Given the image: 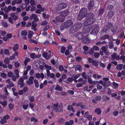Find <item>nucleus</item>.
I'll list each match as a JSON object with an SVG mask.
<instances>
[{
    "instance_id": "f257e3e1",
    "label": "nucleus",
    "mask_w": 125,
    "mask_h": 125,
    "mask_svg": "<svg viewBox=\"0 0 125 125\" xmlns=\"http://www.w3.org/2000/svg\"><path fill=\"white\" fill-rule=\"evenodd\" d=\"M94 14L92 12L87 13L86 15V20L84 21L83 24L84 25H90L93 24L95 21Z\"/></svg>"
},
{
    "instance_id": "f03ea898",
    "label": "nucleus",
    "mask_w": 125,
    "mask_h": 125,
    "mask_svg": "<svg viewBox=\"0 0 125 125\" xmlns=\"http://www.w3.org/2000/svg\"><path fill=\"white\" fill-rule=\"evenodd\" d=\"M87 9L85 8H83L80 11L78 16V19L81 20L82 18L86 16L87 13Z\"/></svg>"
},
{
    "instance_id": "7ed1b4c3",
    "label": "nucleus",
    "mask_w": 125,
    "mask_h": 125,
    "mask_svg": "<svg viewBox=\"0 0 125 125\" xmlns=\"http://www.w3.org/2000/svg\"><path fill=\"white\" fill-rule=\"evenodd\" d=\"M73 23L71 20H68L65 21L64 23L62 24L61 27L62 29L71 26L73 25Z\"/></svg>"
},
{
    "instance_id": "20e7f679",
    "label": "nucleus",
    "mask_w": 125,
    "mask_h": 125,
    "mask_svg": "<svg viewBox=\"0 0 125 125\" xmlns=\"http://www.w3.org/2000/svg\"><path fill=\"white\" fill-rule=\"evenodd\" d=\"M85 25V26L84 27L83 31L84 33L85 34H87L90 32L91 30L93 28V26L90 25Z\"/></svg>"
},
{
    "instance_id": "39448f33",
    "label": "nucleus",
    "mask_w": 125,
    "mask_h": 125,
    "mask_svg": "<svg viewBox=\"0 0 125 125\" xmlns=\"http://www.w3.org/2000/svg\"><path fill=\"white\" fill-rule=\"evenodd\" d=\"M65 20L64 17H62L59 14V16L56 17L55 19H53L52 21L53 22L56 23L58 22H63Z\"/></svg>"
},
{
    "instance_id": "423d86ee",
    "label": "nucleus",
    "mask_w": 125,
    "mask_h": 125,
    "mask_svg": "<svg viewBox=\"0 0 125 125\" xmlns=\"http://www.w3.org/2000/svg\"><path fill=\"white\" fill-rule=\"evenodd\" d=\"M67 6V5L66 3L62 2L58 4L57 9L58 10H61L66 8Z\"/></svg>"
},
{
    "instance_id": "0eeeda50",
    "label": "nucleus",
    "mask_w": 125,
    "mask_h": 125,
    "mask_svg": "<svg viewBox=\"0 0 125 125\" xmlns=\"http://www.w3.org/2000/svg\"><path fill=\"white\" fill-rule=\"evenodd\" d=\"M94 27L93 30L91 32V34H96L99 31L98 25H94L93 27Z\"/></svg>"
},
{
    "instance_id": "6e6552de",
    "label": "nucleus",
    "mask_w": 125,
    "mask_h": 125,
    "mask_svg": "<svg viewBox=\"0 0 125 125\" xmlns=\"http://www.w3.org/2000/svg\"><path fill=\"white\" fill-rule=\"evenodd\" d=\"M55 112L60 113L63 112V107L62 106L59 105L57 107H53Z\"/></svg>"
},
{
    "instance_id": "1a4fd4ad",
    "label": "nucleus",
    "mask_w": 125,
    "mask_h": 125,
    "mask_svg": "<svg viewBox=\"0 0 125 125\" xmlns=\"http://www.w3.org/2000/svg\"><path fill=\"white\" fill-rule=\"evenodd\" d=\"M107 47L105 46H103L101 48V50L103 51L105 55H108L110 53V52L107 49Z\"/></svg>"
},
{
    "instance_id": "9d476101",
    "label": "nucleus",
    "mask_w": 125,
    "mask_h": 125,
    "mask_svg": "<svg viewBox=\"0 0 125 125\" xmlns=\"http://www.w3.org/2000/svg\"><path fill=\"white\" fill-rule=\"evenodd\" d=\"M111 59L112 60H114L116 59L117 60L119 59V56L118 55H117L115 53H114L111 56Z\"/></svg>"
},
{
    "instance_id": "9b49d317",
    "label": "nucleus",
    "mask_w": 125,
    "mask_h": 125,
    "mask_svg": "<svg viewBox=\"0 0 125 125\" xmlns=\"http://www.w3.org/2000/svg\"><path fill=\"white\" fill-rule=\"evenodd\" d=\"M69 10H66L65 11H63L60 13L59 14L62 17H65L67 16L69 13Z\"/></svg>"
},
{
    "instance_id": "f8f14e48",
    "label": "nucleus",
    "mask_w": 125,
    "mask_h": 125,
    "mask_svg": "<svg viewBox=\"0 0 125 125\" xmlns=\"http://www.w3.org/2000/svg\"><path fill=\"white\" fill-rule=\"evenodd\" d=\"M95 8L94 6V2L92 1H90L89 4L88 6V9L89 10L93 9L94 8Z\"/></svg>"
},
{
    "instance_id": "ddd939ff",
    "label": "nucleus",
    "mask_w": 125,
    "mask_h": 125,
    "mask_svg": "<svg viewBox=\"0 0 125 125\" xmlns=\"http://www.w3.org/2000/svg\"><path fill=\"white\" fill-rule=\"evenodd\" d=\"M113 24L111 22L109 23L103 29L104 32H106L108 29H110L112 26Z\"/></svg>"
},
{
    "instance_id": "4468645a",
    "label": "nucleus",
    "mask_w": 125,
    "mask_h": 125,
    "mask_svg": "<svg viewBox=\"0 0 125 125\" xmlns=\"http://www.w3.org/2000/svg\"><path fill=\"white\" fill-rule=\"evenodd\" d=\"M46 72L47 75L48 77L54 79L55 77V74L54 73H50V71L48 70H46Z\"/></svg>"
},
{
    "instance_id": "2eb2a0df",
    "label": "nucleus",
    "mask_w": 125,
    "mask_h": 125,
    "mask_svg": "<svg viewBox=\"0 0 125 125\" xmlns=\"http://www.w3.org/2000/svg\"><path fill=\"white\" fill-rule=\"evenodd\" d=\"M83 34L82 32H79L77 33L75 36L79 40H80L82 38Z\"/></svg>"
},
{
    "instance_id": "dca6fc26",
    "label": "nucleus",
    "mask_w": 125,
    "mask_h": 125,
    "mask_svg": "<svg viewBox=\"0 0 125 125\" xmlns=\"http://www.w3.org/2000/svg\"><path fill=\"white\" fill-rule=\"evenodd\" d=\"M90 40L88 37V35H86L83 38V42L85 43H87L89 42Z\"/></svg>"
},
{
    "instance_id": "f3484780",
    "label": "nucleus",
    "mask_w": 125,
    "mask_h": 125,
    "mask_svg": "<svg viewBox=\"0 0 125 125\" xmlns=\"http://www.w3.org/2000/svg\"><path fill=\"white\" fill-rule=\"evenodd\" d=\"M24 80L23 78H21L18 81V84L20 85V87H22L24 85V83L23 82Z\"/></svg>"
},
{
    "instance_id": "a211bd4d",
    "label": "nucleus",
    "mask_w": 125,
    "mask_h": 125,
    "mask_svg": "<svg viewBox=\"0 0 125 125\" xmlns=\"http://www.w3.org/2000/svg\"><path fill=\"white\" fill-rule=\"evenodd\" d=\"M32 18L33 19V21H37L39 20L37 15L35 14H32L31 17H30V19L31 20Z\"/></svg>"
},
{
    "instance_id": "6ab92c4d",
    "label": "nucleus",
    "mask_w": 125,
    "mask_h": 125,
    "mask_svg": "<svg viewBox=\"0 0 125 125\" xmlns=\"http://www.w3.org/2000/svg\"><path fill=\"white\" fill-rule=\"evenodd\" d=\"M34 77L33 76H31L29 79V80L27 81V84L29 85H31L33 83V80Z\"/></svg>"
},
{
    "instance_id": "aec40b11",
    "label": "nucleus",
    "mask_w": 125,
    "mask_h": 125,
    "mask_svg": "<svg viewBox=\"0 0 125 125\" xmlns=\"http://www.w3.org/2000/svg\"><path fill=\"white\" fill-rule=\"evenodd\" d=\"M42 55L46 60H48L51 57L50 54H48L47 53L45 52L42 53Z\"/></svg>"
},
{
    "instance_id": "412c9836",
    "label": "nucleus",
    "mask_w": 125,
    "mask_h": 125,
    "mask_svg": "<svg viewBox=\"0 0 125 125\" xmlns=\"http://www.w3.org/2000/svg\"><path fill=\"white\" fill-rule=\"evenodd\" d=\"M32 28L31 29L36 31H37V29L36 27L37 25V24L35 21H32Z\"/></svg>"
},
{
    "instance_id": "4be33fe9",
    "label": "nucleus",
    "mask_w": 125,
    "mask_h": 125,
    "mask_svg": "<svg viewBox=\"0 0 125 125\" xmlns=\"http://www.w3.org/2000/svg\"><path fill=\"white\" fill-rule=\"evenodd\" d=\"M62 86L58 84L56 85L55 88L56 90L61 91L62 90Z\"/></svg>"
},
{
    "instance_id": "5701e85b",
    "label": "nucleus",
    "mask_w": 125,
    "mask_h": 125,
    "mask_svg": "<svg viewBox=\"0 0 125 125\" xmlns=\"http://www.w3.org/2000/svg\"><path fill=\"white\" fill-rule=\"evenodd\" d=\"M12 9V6L11 5L9 6L8 7H5V12L6 13H8L9 11H10Z\"/></svg>"
},
{
    "instance_id": "b1692460",
    "label": "nucleus",
    "mask_w": 125,
    "mask_h": 125,
    "mask_svg": "<svg viewBox=\"0 0 125 125\" xmlns=\"http://www.w3.org/2000/svg\"><path fill=\"white\" fill-rule=\"evenodd\" d=\"M82 26V24L81 23L78 22L75 25V29L76 30L80 29Z\"/></svg>"
},
{
    "instance_id": "393cba45",
    "label": "nucleus",
    "mask_w": 125,
    "mask_h": 125,
    "mask_svg": "<svg viewBox=\"0 0 125 125\" xmlns=\"http://www.w3.org/2000/svg\"><path fill=\"white\" fill-rule=\"evenodd\" d=\"M68 110L69 111H72L73 112H75V110L71 105H69L68 106Z\"/></svg>"
},
{
    "instance_id": "a878e982",
    "label": "nucleus",
    "mask_w": 125,
    "mask_h": 125,
    "mask_svg": "<svg viewBox=\"0 0 125 125\" xmlns=\"http://www.w3.org/2000/svg\"><path fill=\"white\" fill-rule=\"evenodd\" d=\"M103 86H108L111 84V83L109 81L103 82Z\"/></svg>"
},
{
    "instance_id": "bb28decb",
    "label": "nucleus",
    "mask_w": 125,
    "mask_h": 125,
    "mask_svg": "<svg viewBox=\"0 0 125 125\" xmlns=\"http://www.w3.org/2000/svg\"><path fill=\"white\" fill-rule=\"evenodd\" d=\"M114 13L113 11H111L108 13L107 16L109 18H111L114 15Z\"/></svg>"
},
{
    "instance_id": "cd10ccee",
    "label": "nucleus",
    "mask_w": 125,
    "mask_h": 125,
    "mask_svg": "<svg viewBox=\"0 0 125 125\" xmlns=\"http://www.w3.org/2000/svg\"><path fill=\"white\" fill-rule=\"evenodd\" d=\"M7 102L6 101H4L3 102L1 101H0V104H1L3 107L7 106Z\"/></svg>"
},
{
    "instance_id": "c85d7f7f",
    "label": "nucleus",
    "mask_w": 125,
    "mask_h": 125,
    "mask_svg": "<svg viewBox=\"0 0 125 125\" xmlns=\"http://www.w3.org/2000/svg\"><path fill=\"white\" fill-rule=\"evenodd\" d=\"M73 123V121L72 120H70L69 122L66 121L65 123V125H72Z\"/></svg>"
},
{
    "instance_id": "c756f323",
    "label": "nucleus",
    "mask_w": 125,
    "mask_h": 125,
    "mask_svg": "<svg viewBox=\"0 0 125 125\" xmlns=\"http://www.w3.org/2000/svg\"><path fill=\"white\" fill-rule=\"evenodd\" d=\"M95 112L97 114L100 115L101 113V110L100 108H97L95 110Z\"/></svg>"
},
{
    "instance_id": "7c9ffc66",
    "label": "nucleus",
    "mask_w": 125,
    "mask_h": 125,
    "mask_svg": "<svg viewBox=\"0 0 125 125\" xmlns=\"http://www.w3.org/2000/svg\"><path fill=\"white\" fill-rule=\"evenodd\" d=\"M30 57L33 59H35L38 56L35 55L34 53H32L30 55Z\"/></svg>"
},
{
    "instance_id": "2f4dec72",
    "label": "nucleus",
    "mask_w": 125,
    "mask_h": 125,
    "mask_svg": "<svg viewBox=\"0 0 125 125\" xmlns=\"http://www.w3.org/2000/svg\"><path fill=\"white\" fill-rule=\"evenodd\" d=\"M72 57H73V56L71 55H70L67 56L68 62L70 64L72 62V61L71 59L70 60H69V59H71L70 58Z\"/></svg>"
},
{
    "instance_id": "473e14b6",
    "label": "nucleus",
    "mask_w": 125,
    "mask_h": 125,
    "mask_svg": "<svg viewBox=\"0 0 125 125\" xmlns=\"http://www.w3.org/2000/svg\"><path fill=\"white\" fill-rule=\"evenodd\" d=\"M82 68L81 66L80 65H77L75 67L76 70H79V71H80L82 70Z\"/></svg>"
},
{
    "instance_id": "72a5a7b5",
    "label": "nucleus",
    "mask_w": 125,
    "mask_h": 125,
    "mask_svg": "<svg viewBox=\"0 0 125 125\" xmlns=\"http://www.w3.org/2000/svg\"><path fill=\"white\" fill-rule=\"evenodd\" d=\"M108 46L109 48L110 49H112L114 47L113 42L112 41L110 42L109 43Z\"/></svg>"
},
{
    "instance_id": "f704fd0d",
    "label": "nucleus",
    "mask_w": 125,
    "mask_h": 125,
    "mask_svg": "<svg viewBox=\"0 0 125 125\" xmlns=\"http://www.w3.org/2000/svg\"><path fill=\"white\" fill-rule=\"evenodd\" d=\"M123 66V64L118 65L116 66V68L117 70L120 71L122 70Z\"/></svg>"
},
{
    "instance_id": "c9c22d12",
    "label": "nucleus",
    "mask_w": 125,
    "mask_h": 125,
    "mask_svg": "<svg viewBox=\"0 0 125 125\" xmlns=\"http://www.w3.org/2000/svg\"><path fill=\"white\" fill-rule=\"evenodd\" d=\"M4 53L5 54L7 55H9L10 54V52L9 50L7 49H5L4 51Z\"/></svg>"
},
{
    "instance_id": "e433bc0d",
    "label": "nucleus",
    "mask_w": 125,
    "mask_h": 125,
    "mask_svg": "<svg viewBox=\"0 0 125 125\" xmlns=\"http://www.w3.org/2000/svg\"><path fill=\"white\" fill-rule=\"evenodd\" d=\"M9 59L8 57H6L4 60V62L7 64H8L10 63Z\"/></svg>"
},
{
    "instance_id": "4c0bfd02",
    "label": "nucleus",
    "mask_w": 125,
    "mask_h": 125,
    "mask_svg": "<svg viewBox=\"0 0 125 125\" xmlns=\"http://www.w3.org/2000/svg\"><path fill=\"white\" fill-rule=\"evenodd\" d=\"M18 48L19 46L17 44H15L13 48V50L14 51H15L18 50Z\"/></svg>"
},
{
    "instance_id": "58836bf2",
    "label": "nucleus",
    "mask_w": 125,
    "mask_h": 125,
    "mask_svg": "<svg viewBox=\"0 0 125 125\" xmlns=\"http://www.w3.org/2000/svg\"><path fill=\"white\" fill-rule=\"evenodd\" d=\"M7 122V120H5L2 118L0 121V123L1 124H3L6 123Z\"/></svg>"
},
{
    "instance_id": "ea45409f",
    "label": "nucleus",
    "mask_w": 125,
    "mask_h": 125,
    "mask_svg": "<svg viewBox=\"0 0 125 125\" xmlns=\"http://www.w3.org/2000/svg\"><path fill=\"white\" fill-rule=\"evenodd\" d=\"M34 83L35 84V86L36 88H38L39 87V85L38 83V81L37 80L35 79L34 80Z\"/></svg>"
},
{
    "instance_id": "a19ab883",
    "label": "nucleus",
    "mask_w": 125,
    "mask_h": 125,
    "mask_svg": "<svg viewBox=\"0 0 125 125\" xmlns=\"http://www.w3.org/2000/svg\"><path fill=\"white\" fill-rule=\"evenodd\" d=\"M49 15L48 14L46 15L44 13H42V17L45 19H47L49 18Z\"/></svg>"
},
{
    "instance_id": "79ce46f5",
    "label": "nucleus",
    "mask_w": 125,
    "mask_h": 125,
    "mask_svg": "<svg viewBox=\"0 0 125 125\" xmlns=\"http://www.w3.org/2000/svg\"><path fill=\"white\" fill-rule=\"evenodd\" d=\"M113 9V5H109L107 7V9L108 10H112Z\"/></svg>"
},
{
    "instance_id": "37998d69",
    "label": "nucleus",
    "mask_w": 125,
    "mask_h": 125,
    "mask_svg": "<svg viewBox=\"0 0 125 125\" xmlns=\"http://www.w3.org/2000/svg\"><path fill=\"white\" fill-rule=\"evenodd\" d=\"M97 63L98 62L97 61L95 60H94L92 63V64L94 66L97 67L98 66Z\"/></svg>"
},
{
    "instance_id": "c03bdc74",
    "label": "nucleus",
    "mask_w": 125,
    "mask_h": 125,
    "mask_svg": "<svg viewBox=\"0 0 125 125\" xmlns=\"http://www.w3.org/2000/svg\"><path fill=\"white\" fill-rule=\"evenodd\" d=\"M104 12V10L103 9H100L98 15L99 16H101Z\"/></svg>"
},
{
    "instance_id": "a18cd8bd",
    "label": "nucleus",
    "mask_w": 125,
    "mask_h": 125,
    "mask_svg": "<svg viewBox=\"0 0 125 125\" xmlns=\"http://www.w3.org/2000/svg\"><path fill=\"white\" fill-rule=\"evenodd\" d=\"M81 75L82 77L85 79H87V77L85 73L84 72L82 73L81 74Z\"/></svg>"
},
{
    "instance_id": "49530a36",
    "label": "nucleus",
    "mask_w": 125,
    "mask_h": 125,
    "mask_svg": "<svg viewBox=\"0 0 125 125\" xmlns=\"http://www.w3.org/2000/svg\"><path fill=\"white\" fill-rule=\"evenodd\" d=\"M28 106V104H23L22 106L24 110L26 109Z\"/></svg>"
},
{
    "instance_id": "de8ad7c7",
    "label": "nucleus",
    "mask_w": 125,
    "mask_h": 125,
    "mask_svg": "<svg viewBox=\"0 0 125 125\" xmlns=\"http://www.w3.org/2000/svg\"><path fill=\"white\" fill-rule=\"evenodd\" d=\"M103 98L104 100L105 101L108 100L110 99L106 96H103Z\"/></svg>"
},
{
    "instance_id": "09e8293b",
    "label": "nucleus",
    "mask_w": 125,
    "mask_h": 125,
    "mask_svg": "<svg viewBox=\"0 0 125 125\" xmlns=\"http://www.w3.org/2000/svg\"><path fill=\"white\" fill-rule=\"evenodd\" d=\"M21 33L22 35L24 36H26L27 34V32L25 30L22 31H21Z\"/></svg>"
},
{
    "instance_id": "8fccbe9b",
    "label": "nucleus",
    "mask_w": 125,
    "mask_h": 125,
    "mask_svg": "<svg viewBox=\"0 0 125 125\" xmlns=\"http://www.w3.org/2000/svg\"><path fill=\"white\" fill-rule=\"evenodd\" d=\"M27 6V5L24 3L21 4L20 5V7L22 9H24Z\"/></svg>"
},
{
    "instance_id": "3c124183",
    "label": "nucleus",
    "mask_w": 125,
    "mask_h": 125,
    "mask_svg": "<svg viewBox=\"0 0 125 125\" xmlns=\"http://www.w3.org/2000/svg\"><path fill=\"white\" fill-rule=\"evenodd\" d=\"M9 106L10 110H11L13 109L14 107V105L13 104L11 103H10L9 104Z\"/></svg>"
},
{
    "instance_id": "603ef678",
    "label": "nucleus",
    "mask_w": 125,
    "mask_h": 125,
    "mask_svg": "<svg viewBox=\"0 0 125 125\" xmlns=\"http://www.w3.org/2000/svg\"><path fill=\"white\" fill-rule=\"evenodd\" d=\"M59 122L60 124H63L64 122V120L63 118H60L59 119Z\"/></svg>"
},
{
    "instance_id": "864d4df0",
    "label": "nucleus",
    "mask_w": 125,
    "mask_h": 125,
    "mask_svg": "<svg viewBox=\"0 0 125 125\" xmlns=\"http://www.w3.org/2000/svg\"><path fill=\"white\" fill-rule=\"evenodd\" d=\"M2 24L3 26L5 27L6 28L8 26L7 22L5 21H4L2 22Z\"/></svg>"
},
{
    "instance_id": "5fc2aeb1",
    "label": "nucleus",
    "mask_w": 125,
    "mask_h": 125,
    "mask_svg": "<svg viewBox=\"0 0 125 125\" xmlns=\"http://www.w3.org/2000/svg\"><path fill=\"white\" fill-rule=\"evenodd\" d=\"M14 73L17 76V78H18L19 77V71L18 70H15L14 72Z\"/></svg>"
},
{
    "instance_id": "6e6d98bb",
    "label": "nucleus",
    "mask_w": 125,
    "mask_h": 125,
    "mask_svg": "<svg viewBox=\"0 0 125 125\" xmlns=\"http://www.w3.org/2000/svg\"><path fill=\"white\" fill-rule=\"evenodd\" d=\"M117 30L116 27H113L112 28V31L113 33L116 32Z\"/></svg>"
},
{
    "instance_id": "4d7b16f0",
    "label": "nucleus",
    "mask_w": 125,
    "mask_h": 125,
    "mask_svg": "<svg viewBox=\"0 0 125 125\" xmlns=\"http://www.w3.org/2000/svg\"><path fill=\"white\" fill-rule=\"evenodd\" d=\"M6 74L4 73H0V76L2 78H5L6 76Z\"/></svg>"
},
{
    "instance_id": "13d9d810",
    "label": "nucleus",
    "mask_w": 125,
    "mask_h": 125,
    "mask_svg": "<svg viewBox=\"0 0 125 125\" xmlns=\"http://www.w3.org/2000/svg\"><path fill=\"white\" fill-rule=\"evenodd\" d=\"M94 98L97 101H99L101 100V97L100 96H97L95 97Z\"/></svg>"
},
{
    "instance_id": "bf43d9fd",
    "label": "nucleus",
    "mask_w": 125,
    "mask_h": 125,
    "mask_svg": "<svg viewBox=\"0 0 125 125\" xmlns=\"http://www.w3.org/2000/svg\"><path fill=\"white\" fill-rule=\"evenodd\" d=\"M44 67L46 69H49V70H51V69L52 67L51 66H49L48 65H44Z\"/></svg>"
},
{
    "instance_id": "052dcab7",
    "label": "nucleus",
    "mask_w": 125,
    "mask_h": 125,
    "mask_svg": "<svg viewBox=\"0 0 125 125\" xmlns=\"http://www.w3.org/2000/svg\"><path fill=\"white\" fill-rule=\"evenodd\" d=\"M86 117L88 118L89 120H91L92 119V116L89 115H87L86 116Z\"/></svg>"
},
{
    "instance_id": "680f3d73",
    "label": "nucleus",
    "mask_w": 125,
    "mask_h": 125,
    "mask_svg": "<svg viewBox=\"0 0 125 125\" xmlns=\"http://www.w3.org/2000/svg\"><path fill=\"white\" fill-rule=\"evenodd\" d=\"M31 121L32 122L33 121H34L35 122H37L38 121L37 119L35 118L34 117H31Z\"/></svg>"
},
{
    "instance_id": "e2e57ef3",
    "label": "nucleus",
    "mask_w": 125,
    "mask_h": 125,
    "mask_svg": "<svg viewBox=\"0 0 125 125\" xmlns=\"http://www.w3.org/2000/svg\"><path fill=\"white\" fill-rule=\"evenodd\" d=\"M35 2L34 0H31L30 2L31 5L32 6H34L35 4Z\"/></svg>"
},
{
    "instance_id": "0e129e2a",
    "label": "nucleus",
    "mask_w": 125,
    "mask_h": 125,
    "mask_svg": "<svg viewBox=\"0 0 125 125\" xmlns=\"http://www.w3.org/2000/svg\"><path fill=\"white\" fill-rule=\"evenodd\" d=\"M15 55L13 54L12 56L10 57L9 59L10 60H12L15 59Z\"/></svg>"
},
{
    "instance_id": "69168bd1",
    "label": "nucleus",
    "mask_w": 125,
    "mask_h": 125,
    "mask_svg": "<svg viewBox=\"0 0 125 125\" xmlns=\"http://www.w3.org/2000/svg\"><path fill=\"white\" fill-rule=\"evenodd\" d=\"M93 48L94 50L96 51H98L99 50V47L96 46H93Z\"/></svg>"
},
{
    "instance_id": "338daca9",
    "label": "nucleus",
    "mask_w": 125,
    "mask_h": 125,
    "mask_svg": "<svg viewBox=\"0 0 125 125\" xmlns=\"http://www.w3.org/2000/svg\"><path fill=\"white\" fill-rule=\"evenodd\" d=\"M12 78L13 81H15L16 80V78H17V76L13 75L12 76Z\"/></svg>"
},
{
    "instance_id": "774afa93",
    "label": "nucleus",
    "mask_w": 125,
    "mask_h": 125,
    "mask_svg": "<svg viewBox=\"0 0 125 125\" xmlns=\"http://www.w3.org/2000/svg\"><path fill=\"white\" fill-rule=\"evenodd\" d=\"M10 117L9 115H7L4 116L3 118L5 120H8L10 118Z\"/></svg>"
}]
</instances>
